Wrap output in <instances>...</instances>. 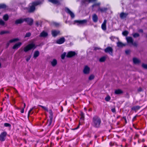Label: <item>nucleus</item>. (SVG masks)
Instances as JSON below:
<instances>
[{
	"label": "nucleus",
	"instance_id": "f257e3e1",
	"mask_svg": "<svg viewBox=\"0 0 147 147\" xmlns=\"http://www.w3.org/2000/svg\"><path fill=\"white\" fill-rule=\"evenodd\" d=\"M36 46L33 42L29 44L24 48V51L25 52H27L32 49L34 50L36 49Z\"/></svg>",
	"mask_w": 147,
	"mask_h": 147
},
{
	"label": "nucleus",
	"instance_id": "f03ea898",
	"mask_svg": "<svg viewBox=\"0 0 147 147\" xmlns=\"http://www.w3.org/2000/svg\"><path fill=\"white\" fill-rule=\"evenodd\" d=\"M92 121L94 127H99L101 121L100 119L97 116H94Z\"/></svg>",
	"mask_w": 147,
	"mask_h": 147
},
{
	"label": "nucleus",
	"instance_id": "7ed1b4c3",
	"mask_svg": "<svg viewBox=\"0 0 147 147\" xmlns=\"http://www.w3.org/2000/svg\"><path fill=\"white\" fill-rule=\"evenodd\" d=\"M7 133L6 131H4L0 134V141L2 142L4 141L6 138Z\"/></svg>",
	"mask_w": 147,
	"mask_h": 147
},
{
	"label": "nucleus",
	"instance_id": "20e7f679",
	"mask_svg": "<svg viewBox=\"0 0 147 147\" xmlns=\"http://www.w3.org/2000/svg\"><path fill=\"white\" fill-rule=\"evenodd\" d=\"M74 22L77 24V25H84L86 24L87 21L86 20L84 19L82 20H75Z\"/></svg>",
	"mask_w": 147,
	"mask_h": 147
},
{
	"label": "nucleus",
	"instance_id": "39448f33",
	"mask_svg": "<svg viewBox=\"0 0 147 147\" xmlns=\"http://www.w3.org/2000/svg\"><path fill=\"white\" fill-rule=\"evenodd\" d=\"M65 11L68 14H69L72 18H73L75 17L74 14L67 7H65Z\"/></svg>",
	"mask_w": 147,
	"mask_h": 147
},
{
	"label": "nucleus",
	"instance_id": "423d86ee",
	"mask_svg": "<svg viewBox=\"0 0 147 147\" xmlns=\"http://www.w3.org/2000/svg\"><path fill=\"white\" fill-rule=\"evenodd\" d=\"M24 21L27 22L28 25L31 26L33 24V20L31 18H24Z\"/></svg>",
	"mask_w": 147,
	"mask_h": 147
},
{
	"label": "nucleus",
	"instance_id": "0eeeda50",
	"mask_svg": "<svg viewBox=\"0 0 147 147\" xmlns=\"http://www.w3.org/2000/svg\"><path fill=\"white\" fill-rule=\"evenodd\" d=\"M90 69L87 65H85L84 67L83 72L84 74H88L90 73Z\"/></svg>",
	"mask_w": 147,
	"mask_h": 147
},
{
	"label": "nucleus",
	"instance_id": "6e6552de",
	"mask_svg": "<svg viewBox=\"0 0 147 147\" xmlns=\"http://www.w3.org/2000/svg\"><path fill=\"white\" fill-rule=\"evenodd\" d=\"M76 55V53L75 51H70L67 53L66 57L67 58H71L75 56Z\"/></svg>",
	"mask_w": 147,
	"mask_h": 147
},
{
	"label": "nucleus",
	"instance_id": "1a4fd4ad",
	"mask_svg": "<svg viewBox=\"0 0 147 147\" xmlns=\"http://www.w3.org/2000/svg\"><path fill=\"white\" fill-rule=\"evenodd\" d=\"M60 33V31L59 30H53L51 31V34L53 36L55 37Z\"/></svg>",
	"mask_w": 147,
	"mask_h": 147
},
{
	"label": "nucleus",
	"instance_id": "9d476101",
	"mask_svg": "<svg viewBox=\"0 0 147 147\" xmlns=\"http://www.w3.org/2000/svg\"><path fill=\"white\" fill-rule=\"evenodd\" d=\"M65 41V39L64 38L62 37L57 40L56 42L57 44L60 45L63 44Z\"/></svg>",
	"mask_w": 147,
	"mask_h": 147
},
{
	"label": "nucleus",
	"instance_id": "9b49d317",
	"mask_svg": "<svg viewBox=\"0 0 147 147\" xmlns=\"http://www.w3.org/2000/svg\"><path fill=\"white\" fill-rule=\"evenodd\" d=\"M19 39L18 38H14L10 40L9 42H7L6 45V48H7L9 45L10 43H12L18 41Z\"/></svg>",
	"mask_w": 147,
	"mask_h": 147
},
{
	"label": "nucleus",
	"instance_id": "f8f14e48",
	"mask_svg": "<svg viewBox=\"0 0 147 147\" xmlns=\"http://www.w3.org/2000/svg\"><path fill=\"white\" fill-rule=\"evenodd\" d=\"M104 51L106 53H108L111 55H112L113 52V49L111 47H108L104 50Z\"/></svg>",
	"mask_w": 147,
	"mask_h": 147
},
{
	"label": "nucleus",
	"instance_id": "ddd939ff",
	"mask_svg": "<svg viewBox=\"0 0 147 147\" xmlns=\"http://www.w3.org/2000/svg\"><path fill=\"white\" fill-rule=\"evenodd\" d=\"M107 22V20H105L101 25V28L104 31H105L106 30V24Z\"/></svg>",
	"mask_w": 147,
	"mask_h": 147
},
{
	"label": "nucleus",
	"instance_id": "4468645a",
	"mask_svg": "<svg viewBox=\"0 0 147 147\" xmlns=\"http://www.w3.org/2000/svg\"><path fill=\"white\" fill-rule=\"evenodd\" d=\"M24 22V19H19L16 20L15 22V24H21L23 23Z\"/></svg>",
	"mask_w": 147,
	"mask_h": 147
},
{
	"label": "nucleus",
	"instance_id": "2eb2a0df",
	"mask_svg": "<svg viewBox=\"0 0 147 147\" xmlns=\"http://www.w3.org/2000/svg\"><path fill=\"white\" fill-rule=\"evenodd\" d=\"M22 43L21 42H19L16 43L12 47V49H18L20 47Z\"/></svg>",
	"mask_w": 147,
	"mask_h": 147
},
{
	"label": "nucleus",
	"instance_id": "dca6fc26",
	"mask_svg": "<svg viewBox=\"0 0 147 147\" xmlns=\"http://www.w3.org/2000/svg\"><path fill=\"white\" fill-rule=\"evenodd\" d=\"M126 39L127 42L129 43H133V40L132 38L131 37H127L126 38Z\"/></svg>",
	"mask_w": 147,
	"mask_h": 147
},
{
	"label": "nucleus",
	"instance_id": "f3484780",
	"mask_svg": "<svg viewBox=\"0 0 147 147\" xmlns=\"http://www.w3.org/2000/svg\"><path fill=\"white\" fill-rule=\"evenodd\" d=\"M128 14L123 12H121L120 15V17L121 19H123L126 18Z\"/></svg>",
	"mask_w": 147,
	"mask_h": 147
},
{
	"label": "nucleus",
	"instance_id": "a211bd4d",
	"mask_svg": "<svg viewBox=\"0 0 147 147\" xmlns=\"http://www.w3.org/2000/svg\"><path fill=\"white\" fill-rule=\"evenodd\" d=\"M47 36L48 33L47 32H46L44 31H43L40 33L39 35V36L40 37H45Z\"/></svg>",
	"mask_w": 147,
	"mask_h": 147
},
{
	"label": "nucleus",
	"instance_id": "6ab92c4d",
	"mask_svg": "<svg viewBox=\"0 0 147 147\" xmlns=\"http://www.w3.org/2000/svg\"><path fill=\"white\" fill-rule=\"evenodd\" d=\"M51 65L53 67H55L57 64V61L55 59H54L51 63Z\"/></svg>",
	"mask_w": 147,
	"mask_h": 147
},
{
	"label": "nucleus",
	"instance_id": "aec40b11",
	"mask_svg": "<svg viewBox=\"0 0 147 147\" xmlns=\"http://www.w3.org/2000/svg\"><path fill=\"white\" fill-rule=\"evenodd\" d=\"M98 20V18L97 16L95 14H94L92 16V20L93 21L95 22H96Z\"/></svg>",
	"mask_w": 147,
	"mask_h": 147
},
{
	"label": "nucleus",
	"instance_id": "412c9836",
	"mask_svg": "<svg viewBox=\"0 0 147 147\" xmlns=\"http://www.w3.org/2000/svg\"><path fill=\"white\" fill-rule=\"evenodd\" d=\"M39 52L38 51H35L33 57L35 58H36L39 55Z\"/></svg>",
	"mask_w": 147,
	"mask_h": 147
},
{
	"label": "nucleus",
	"instance_id": "4be33fe9",
	"mask_svg": "<svg viewBox=\"0 0 147 147\" xmlns=\"http://www.w3.org/2000/svg\"><path fill=\"white\" fill-rule=\"evenodd\" d=\"M35 7H34V5H32L30 7V8L29 10V12H33L35 10Z\"/></svg>",
	"mask_w": 147,
	"mask_h": 147
},
{
	"label": "nucleus",
	"instance_id": "5701e85b",
	"mask_svg": "<svg viewBox=\"0 0 147 147\" xmlns=\"http://www.w3.org/2000/svg\"><path fill=\"white\" fill-rule=\"evenodd\" d=\"M126 45V44H124L120 42H118L117 43V45L119 47H122Z\"/></svg>",
	"mask_w": 147,
	"mask_h": 147
},
{
	"label": "nucleus",
	"instance_id": "b1692460",
	"mask_svg": "<svg viewBox=\"0 0 147 147\" xmlns=\"http://www.w3.org/2000/svg\"><path fill=\"white\" fill-rule=\"evenodd\" d=\"M48 1L54 4H57L59 3V2L57 0H48Z\"/></svg>",
	"mask_w": 147,
	"mask_h": 147
},
{
	"label": "nucleus",
	"instance_id": "393cba45",
	"mask_svg": "<svg viewBox=\"0 0 147 147\" xmlns=\"http://www.w3.org/2000/svg\"><path fill=\"white\" fill-rule=\"evenodd\" d=\"M133 61L135 64H138L140 62V61L136 58H133Z\"/></svg>",
	"mask_w": 147,
	"mask_h": 147
},
{
	"label": "nucleus",
	"instance_id": "a878e982",
	"mask_svg": "<svg viewBox=\"0 0 147 147\" xmlns=\"http://www.w3.org/2000/svg\"><path fill=\"white\" fill-rule=\"evenodd\" d=\"M53 119L50 118L49 119H48L47 122V125L48 126H49L51 125V123Z\"/></svg>",
	"mask_w": 147,
	"mask_h": 147
},
{
	"label": "nucleus",
	"instance_id": "bb28decb",
	"mask_svg": "<svg viewBox=\"0 0 147 147\" xmlns=\"http://www.w3.org/2000/svg\"><path fill=\"white\" fill-rule=\"evenodd\" d=\"M7 7L6 5L4 3L0 4V9H5Z\"/></svg>",
	"mask_w": 147,
	"mask_h": 147
},
{
	"label": "nucleus",
	"instance_id": "cd10ccee",
	"mask_svg": "<svg viewBox=\"0 0 147 147\" xmlns=\"http://www.w3.org/2000/svg\"><path fill=\"white\" fill-rule=\"evenodd\" d=\"M123 93V91L119 89L116 90L115 91V93L116 94H121Z\"/></svg>",
	"mask_w": 147,
	"mask_h": 147
},
{
	"label": "nucleus",
	"instance_id": "c85d7f7f",
	"mask_svg": "<svg viewBox=\"0 0 147 147\" xmlns=\"http://www.w3.org/2000/svg\"><path fill=\"white\" fill-rule=\"evenodd\" d=\"M80 115L81 116L80 119L83 120H84V114L83 112H80Z\"/></svg>",
	"mask_w": 147,
	"mask_h": 147
},
{
	"label": "nucleus",
	"instance_id": "c756f323",
	"mask_svg": "<svg viewBox=\"0 0 147 147\" xmlns=\"http://www.w3.org/2000/svg\"><path fill=\"white\" fill-rule=\"evenodd\" d=\"M36 109V107L34 106V107H33L32 108H31L30 109V110L29 111L28 113V118H29V115H30V113H31V112L32 111L33 109Z\"/></svg>",
	"mask_w": 147,
	"mask_h": 147
},
{
	"label": "nucleus",
	"instance_id": "7c9ffc66",
	"mask_svg": "<svg viewBox=\"0 0 147 147\" xmlns=\"http://www.w3.org/2000/svg\"><path fill=\"white\" fill-rule=\"evenodd\" d=\"M3 19L5 21H7L9 19V16L7 14H5L4 15L3 17Z\"/></svg>",
	"mask_w": 147,
	"mask_h": 147
},
{
	"label": "nucleus",
	"instance_id": "2f4dec72",
	"mask_svg": "<svg viewBox=\"0 0 147 147\" xmlns=\"http://www.w3.org/2000/svg\"><path fill=\"white\" fill-rule=\"evenodd\" d=\"M10 33L8 31H5L3 30L1 31L0 32V34L1 35L3 34H7L9 33Z\"/></svg>",
	"mask_w": 147,
	"mask_h": 147
},
{
	"label": "nucleus",
	"instance_id": "473e14b6",
	"mask_svg": "<svg viewBox=\"0 0 147 147\" xmlns=\"http://www.w3.org/2000/svg\"><path fill=\"white\" fill-rule=\"evenodd\" d=\"M107 10V8H100L98 10L100 11L101 12H103L106 11Z\"/></svg>",
	"mask_w": 147,
	"mask_h": 147
},
{
	"label": "nucleus",
	"instance_id": "72a5a7b5",
	"mask_svg": "<svg viewBox=\"0 0 147 147\" xmlns=\"http://www.w3.org/2000/svg\"><path fill=\"white\" fill-rule=\"evenodd\" d=\"M140 107L139 106H134L132 107L131 108L132 110H138L140 109Z\"/></svg>",
	"mask_w": 147,
	"mask_h": 147
},
{
	"label": "nucleus",
	"instance_id": "f704fd0d",
	"mask_svg": "<svg viewBox=\"0 0 147 147\" xmlns=\"http://www.w3.org/2000/svg\"><path fill=\"white\" fill-rule=\"evenodd\" d=\"M49 113L50 114V116H49V118H51V119L53 118V113L52 111L51 110H49Z\"/></svg>",
	"mask_w": 147,
	"mask_h": 147
},
{
	"label": "nucleus",
	"instance_id": "c9c22d12",
	"mask_svg": "<svg viewBox=\"0 0 147 147\" xmlns=\"http://www.w3.org/2000/svg\"><path fill=\"white\" fill-rule=\"evenodd\" d=\"M38 106L41 107L43 109H44L46 111H48V110L47 108L46 107H44V106L40 105H38Z\"/></svg>",
	"mask_w": 147,
	"mask_h": 147
},
{
	"label": "nucleus",
	"instance_id": "e433bc0d",
	"mask_svg": "<svg viewBox=\"0 0 147 147\" xmlns=\"http://www.w3.org/2000/svg\"><path fill=\"white\" fill-rule=\"evenodd\" d=\"M83 3H90L92 2V0H83L82 1Z\"/></svg>",
	"mask_w": 147,
	"mask_h": 147
},
{
	"label": "nucleus",
	"instance_id": "4c0bfd02",
	"mask_svg": "<svg viewBox=\"0 0 147 147\" xmlns=\"http://www.w3.org/2000/svg\"><path fill=\"white\" fill-rule=\"evenodd\" d=\"M105 57H103L100 58L99 60V61L100 62H103L105 61Z\"/></svg>",
	"mask_w": 147,
	"mask_h": 147
},
{
	"label": "nucleus",
	"instance_id": "58836bf2",
	"mask_svg": "<svg viewBox=\"0 0 147 147\" xmlns=\"http://www.w3.org/2000/svg\"><path fill=\"white\" fill-rule=\"evenodd\" d=\"M66 55V53L65 52L63 53L61 56V57L62 59H64Z\"/></svg>",
	"mask_w": 147,
	"mask_h": 147
},
{
	"label": "nucleus",
	"instance_id": "ea45409f",
	"mask_svg": "<svg viewBox=\"0 0 147 147\" xmlns=\"http://www.w3.org/2000/svg\"><path fill=\"white\" fill-rule=\"evenodd\" d=\"M31 33L30 32H28L26 34L24 37L26 38V37H30L31 36Z\"/></svg>",
	"mask_w": 147,
	"mask_h": 147
},
{
	"label": "nucleus",
	"instance_id": "a19ab883",
	"mask_svg": "<svg viewBox=\"0 0 147 147\" xmlns=\"http://www.w3.org/2000/svg\"><path fill=\"white\" fill-rule=\"evenodd\" d=\"M128 34V32L126 30L123 31L122 32V34L124 36H127Z\"/></svg>",
	"mask_w": 147,
	"mask_h": 147
},
{
	"label": "nucleus",
	"instance_id": "79ce46f5",
	"mask_svg": "<svg viewBox=\"0 0 147 147\" xmlns=\"http://www.w3.org/2000/svg\"><path fill=\"white\" fill-rule=\"evenodd\" d=\"M4 126L5 127H11V125L9 123H4Z\"/></svg>",
	"mask_w": 147,
	"mask_h": 147
},
{
	"label": "nucleus",
	"instance_id": "37998d69",
	"mask_svg": "<svg viewBox=\"0 0 147 147\" xmlns=\"http://www.w3.org/2000/svg\"><path fill=\"white\" fill-rule=\"evenodd\" d=\"M105 100L107 101H109L111 99V98L109 96H107L105 98Z\"/></svg>",
	"mask_w": 147,
	"mask_h": 147
},
{
	"label": "nucleus",
	"instance_id": "c03bdc74",
	"mask_svg": "<svg viewBox=\"0 0 147 147\" xmlns=\"http://www.w3.org/2000/svg\"><path fill=\"white\" fill-rule=\"evenodd\" d=\"M140 35L138 33H135L133 34V36L134 38L137 37L139 36Z\"/></svg>",
	"mask_w": 147,
	"mask_h": 147
},
{
	"label": "nucleus",
	"instance_id": "a18cd8bd",
	"mask_svg": "<svg viewBox=\"0 0 147 147\" xmlns=\"http://www.w3.org/2000/svg\"><path fill=\"white\" fill-rule=\"evenodd\" d=\"M5 24V22L2 20H0V25L3 26Z\"/></svg>",
	"mask_w": 147,
	"mask_h": 147
},
{
	"label": "nucleus",
	"instance_id": "49530a36",
	"mask_svg": "<svg viewBox=\"0 0 147 147\" xmlns=\"http://www.w3.org/2000/svg\"><path fill=\"white\" fill-rule=\"evenodd\" d=\"M100 3H96V4H93V5H92V8L93 7H96V6H99L100 5Z\"/></svg>",
	"mask_w": 147,
	"mask_h": 147
},
{
	"label": "nucleus",
	"instance_id": "de8ad7c7",
	"mask_svg": "<svg viewBox=\"0 0 147 147\" xmlns=\"http://www.w3.org/2000/svg\"><path fill=\"white\" fill-rule=\"evenodd\" d=\"M134 46L136 47L138 45V43L137 42H133V43L131 44Z\"/></svg>",
	"mask_w": 147,
	"mask_h": 147
},
{
	"label": "nucleus",
	"instance_id": "09e8293b",
	"mask_svg": "<svg viewBox=\"0 0 147 147\" xmlns=\"http://www.w3.org/2000/svg\"><path fill=\"white\" fill-rule=\"evenodd\" d=\"M142 66L144 68L147 69V64H142Z\"/></svg>",
	"mask_w": 147,
	"mask_h": 147
},
{
	"label": "nucleus",
	"instance_id": "8fccbe9b",
	"mask_svg": "<svg viewBox=\"0 0 147 147\" xmlns=\"http://www.w3.org/2000/svg\"><path fill=\"white\" fill-rule=\"evenodd\" d=\"M38 5V3L37 2H34L32 4V5H34V7Z\"/></svg>",
	"mask_w": 147,
	"mask_h": 147
},
{
	"label": "nucleus",
	"instance_id": "3c124183",
	"mask_svg": "<svg viewBox=\"0 0 147 147\" xmlns=\"http://www.w3.org/2000/svg\"><path fill=\"white\" fill-rule=\"evenodd\" d=\"M24 108H22V109H21L20 112L21 113H24Z\"/></svg>",
	"mask_w": 147,
	"mask_h": 147
},
{
	"label": "nucleus",
	"instance_id": "603ef678",
	"mask_svg": "<svg viewBox=\"0 0 147 147\" xmlns=\"http://www.w3.org/2000/svg\"><path fill=\"white\" fill-rule=\"evenodd\" d=\"M111 111L113 113H115V108H113L111 109Z\"/></svg>",
	"mask_w": 147,
	"mask_h": 147
},
{
	"label": "nucleus",
	"instance_id": "864d4df0",
	"mask_svg": "<svg viewBox=\"0 0 147 147\" xmlns=\"http://www.w3.org/2000/svg\"><path fill=\"white\" fill-rule=\"evenodd\" d=\"M89 79L90 80H92V74L90 75V76L89 78Z\"/></svg>",
	"mask_w": 147,
	"mask_h": 147
},
{
	"label": "nucleus",
	"instance_id": "5fc2aeb1",
	"mask_svg": "<svg viewBox=\"0 0 147 147\" xmlns=\"http://www.w3.org/2000/svg\"><path fill=\"white\" fill-rule=\"evenodd\" d=\"M54 24L55 26H57L59 25V24L57 23H55Z\"/></svg>",
	"mask_w": 147,
	"mask_h": 147
},
{
	"label": "nucleus",
	"instance_id": "6e6d98bb",
	"mask_svg": "<svg viewBox=\"0 0 147 147\" xmlns=\"http://www.w3.org/2000/svg\"><path fill=\"white\" fill-rule=\"evenodd\" d=\"M129 53V50H127L125 51V53L126 54H128Z\"/></svg>",
	"mask_w": 147,
	"mask_h": 147
},
{
	"label": "nucleus",
	"instance_id": "4d7b16f0",
	"mask_svg": "<svg viewBox=\"0 0 147 147\" xmlns=\"http://www.w3.org/2000/svg\"><path fill=\"white\" fill-rule=\"evenodd\" d=\"M138 32H143V30H142V29H140L138 31Z\"/></svg>",
	"mask_w": 147,
	"mask_h": 147
},
{
	"label": "nucleus",
	"instance_id": "13d9d810",
	"mask_svg": "<svg viewBox=\"0 0 147 147\" xmlns=\"http://www.w3.org/2000/svg\"><path fill=\"white\" fill-rule=\"evenodd\" d=\"M23 104H24V107L23 108H24V109L26 107V104L25 103H24Z\"/></svg>",
	"mask_w": 147,
	"mask_h": 147
},
{
	"label": "nucleus",
	"instance_id": "bf43d9fd",
	"mask_svg": "<svg viewBox=\"0 0 147 147\" xmlns=\"http://www.w3.org/2000/svg\"><path fill=\"white\" fill-rule=\"evenodd\" d=\"M92 110V109L91 108H89L88 110V111L89 112L91 111Z\"/></svg>",
	"mask_w": 147,
	"mask_h": 147
},
{
	"label": "nucleus",
	"instance_id": "052dcab7",
	"mask_svg": "<svg viewBox=\"0 0 147 147\" xmlns=\"http://www.w3.org/2000/svg\"><path fill=\"white\" fill-rule=\"evenodd\" d=\"M23 140H24V142L25 143V144H26V143H27V141H26V140H25V139H24Z\"/></svg>",
	"mask_w": 147,
	"mask_h": 147
},
{
	"label": "nucleus",
	"instance_id": "680f3d73",
	"mask_svg": "<svg viewBox=\"0 0 147 147\" xmlns=\"http://www.w3.org/2000/svg\"><path fill=\"white\" fill-rule=\"evenodd\" d=\"M99 49L98 48H97V47H95L94 48V50H96L97 49Z\"/></svg>",
	"mask_w": 147,
	"mask_h": 147
},
{
	"label": "nucleus",
	"instance_id": "e2e57ef3",
	"mask_svg": "<svg viewBox=\"0 0 147 147\" xmlns=\"http://www.w3.org/2000/svg\"><path fill=\"white\" fill-rule=\"evenodd\" d=\"M79 127H80L79 125H78V126L77 127H76V129H78V128H79Z\"/></svg>",
	"mask_w": 147,
	"mask_h": 147
},
{
	"label": "nucleus",
	"instance_id": "0e129e2a",
	"mask_svg": "<svg viewBox=\"0 0 147 147\" xmlns=\"http://www.w3.org/2000/svg\"><path fill=\"white\" fill-rule=\"evenodd\" d=\"M72 129L73 130H76V129H76V128H74Z\"/></svg>",
	"mask_w": 147,
	"mask_h": 147
},
{
	"label": "nucleus",
	"instance_id": "69168bd1",
	"mask_svg": "<svg viewBox=\"0 0 147 147\" xmlns=\"http://www.w3.org/2000/svg\"><path fill=\"white\" fill-rule=\"evenodd\" d=\"M36 25H37L38 26V22H37L36 23Z\"/></svg>",
	"mask_w": 147,
	"mask_h": 147
},
{
	"label": "nucleus",
	"instance_id": "338daca9",
	"mask_svg": "<svg viewBox=\"0 0 147 147\" xmlns=\"http://www.w3.org/2000/svg\"><path fill=\"white\" fill-rule=\"evenodd\" d=\"M138 91H140L141 90V88H140L138 90Z\"/></svg>",
	"mask_w": 147,
	"mask_h": 147
},
{
	"label": "nucleus",
	"instance_id": "774afa93",
	"mask_svg": "<svg viewBox=\"0 0 147 147\" xmlns=\"http://www.w3.org/2000/svg\"><path fill=\"white\" fill-rule=\"evenodd\" d=\"M84 109L85 111L86 110V108L85 107L84 108Z\"/></svg>",
	"mask_w": 147,
	"mask_h": 147
}]
</instances>
